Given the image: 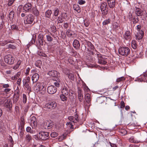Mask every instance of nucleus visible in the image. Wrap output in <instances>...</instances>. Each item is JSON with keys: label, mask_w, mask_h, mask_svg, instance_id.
<instances>
[{"label": "nucleus", "mask_w": 147, "mask_h": 147, "mask_svg": "<svg viewBox=\"0 0 147 147\" xmlns=\"http://www.w3.org/2000/svg\"><path fill=\"white\" fill-rule=\"evenodd\" d=\"M49 138V132L40 131L37 134V138L39 140H45Z\"/></svg>", "instance_id": "obj_1"}, {"label": "nucleus", "mask_w": 147, "mask_h": 147, "mask_svg": "<svg viewBox=\"0 0 147 147\" xmlns=\"http://www.w3.org/2000/svg\"><path fill=\"white\" fill-rule=\"evenodd\" d=\"M118 52L119 54L126 57L129 54L130 51L129 49L127 47H122L119 49Z\"/></svg>", "instance_id": "obj_2"}, {"label": "nucleus", "mask_w": 147, "mask_h": 147, "mask_svg": "<svg viewBox=\"0 0 147 147\" xmlns=\"http://www.w3.org/2000/svg\"><path fill=\"white\" fill-rule=\"evenodd\" d=\"M4 107L8 109L9 111L11 110L12 107V104L11 100L10 99H7V98L5 97L3 98Z\"/></svg>", "instance_id": "obj_3"}, {"label": "nucleus", "mask_w": 147, "mask_h": 147, "mask_svg": "<svg viewBox=\"0 0 147 147\" xmlns=\"http://www.w3.org/2000/svg\"><path fill=\"white\" fill-rule=\"evenodd\" d=\"M48 74L49 76L54 78V79H53L54 81L55 82L54 83H56V82H60L58 78H57L59 74L56 71L53 70L49 71L48 73Z\"/></svg>", "instance_id": "obj_4"}, {"label": "nucleus", "mask_w": 147, "mask_h": 147, "mask_svg": "<svg viewBox=\"0 0 147 147\" xmlns=\"http://www.w3.org/2000/svg\"><path fill=\"white\" fill-rule=\"evenodd\" d=\"M57 103L55 101H50L46 103L44 106L45 108H46L50 110H52L54 109L57 106Z\"/></svg>", "instance_id": "obj_5"}, {"label": "nucleus", "mask_w": 147, "mask_h": 147, "mask_svg": "<svg viewBox=\"0 0 147 147\" xmlns=\"http://www.w3.org/2000/svg\"><path fill=\"white\" fill-rule=\"evenodd\" d=\"M100 8L102 14L103 15H106L107 14L108 11L107 3L104 2L102 3L100 6Z\"/></svg>", "instance_id": "obj_6"}, {"label": "nucleus", "mask_w": 147, "mask_h": 147, "mask_svg": "<svg viewBox=\"0 0 147 147\" xmlns=\"http://www.w3.org/2000/svg\"><path fill=\"white\" fill-rule=\"evenodd\" d=\"M33 20V16L31 14H29L25 17L24 22L25 24H31Z\"/></svg>", "instance_id": "obj_7"}, {"label": "nucleus", "mask_w": 147, "mask_h": 147, "mask_svg": "<svg viewBox=\"0 0 147 147\" xmlns=\"http://www.w3.org/2000/svg\"><path fill=\"white\" fill-rule=\"evenodd\" d=\"M14 61V58L11 55H7L5 57L4 61L8 64L11 65L13 64Z\"/></svg>", "instance_id": "obj_8"}, {"label": "nucleus", "mask_w": 147, "mask_h": 147, "mask_svg": "<svg viewBox=\"0 0 147 147\" xmlns=\"http://www.w3.org/2000/svg\"><path fill=\"white\" fill-rule=\"evenodd\" d=\"M54 123L51 120L46 121L43 123L44 128L46 129H50L53 126Z\"/></svg>", "instance_id": "obj_9"}, {"label": "nucleus", "mask_w": 147, "mask_h": 147, "mask_svg": "<svg viewBox=\"0 0 147 147\" xmlns=\"http://www.w3.org/2000/svg\"><path fill=\"white\" fill-rule=\"evenodd\" d=\"M35 89L37 91H39L42 90H46V88L43 83H36L35 86Z\"/></svg>", "instance_id": "obj_10"}, {"label": "nucleus", "mask_w": 147, "mask_h": 147, "mask_svg": "<svg viewBox=\"0 0 147 147\" xmlns=\"http://www.w3.org/2000/svg\"><path fill=\"white\" fill-rule=\"evenodd\" d=\"M141 28V26L140 25H138L137 26V28L138 31H140L138 32L137 34L136 35V38L138 40L142 39L144 35V32L142 31H140Z\"/></svg>", "instance_id": "obj_11"}, {"label": "nucleus", "mask_w": 147, "mask_h": 147, "mask_svg": "<svg viewBox=\"0 0 147 147\" xmlns=\"http://www.w3.org/2000/svg\"><path fill=\"white\" fill-rule=\"evenodd\" d=\"M56 88L53 85H51L48 87L47 91L50 94H53L56 92Z\"/></svg>", "instance_id": "obj_12"}, {"label": "nucleus", "mask_w": 147, "mask_h": 147, "mask_svg": "<svg viewBox=\"0 0 147 147\" xmlns=\"http://www.w3.org/2000/svg\"><path fill=\"white\" fill-rule=\"evenodd\" d=\"M134 9L135 11V13L137 16H142L143 13L145 15L146 14V11H143L141 10L140 9L136 6L135 7Z\"/></svg>", "instance_id": "obj_13"}, {"label": "nucleus", "mask_w": 147, "mask_h": 147, "mask_svg": "<svg viewBox=\"0 0 147 147\" xmlns=\"http://www.w3.org/2000/svg\"><path fill=\"white\" fill-rule=\"evenodd\" d=\"M78 97L80 102H82L83 99V95L82 91L80 87L78 88Z\"/></svg>", "instance_id": "obj_14"}, {"label": "nucleus", "mask_w": 147, "mask_h": 147, "mask_svg": "<svg viewBox=\"0 0 147 147\" xmlns=\"http://www.w3.org/2000/svg\"><path fill=\"white\" fill-rule=\"evenodd\" d=\"M32 136L30 134H26L25 137V141L27 143H29L31 142L32 140Z\"/></svg>", "instance_id": "obj_15"}, {"label": "nucleus", "mask_w": 147, "mask_h": 147, "mask_svg": "<svg viewBox=\"0 0 147 147\" xmlns=\"http://www.w3.org/2000/svg\"><path fill=\"white\" fill-rule=\"evenodd\" d=\"M32 5L30 3L26 4L24 7V9L26 11H29L31 10Z\"/></svg>", "instance_id": "obj_16"}, {"label": "nucleus", "mask_w": 147, "mask_h": 147, "mask_svg": "<svg viewBox=\"0 0 147 147\" xmlns=\"http://www.w3.org/2000/svg\"><path fill=\"white\" fill-rule=\"evenodd\" d=\"M24 124L25 123L24 119V117H21V121H20V126L21 127V128L20 129V133L22 134H23L22 131L24 128Z\"/></svg>", "instance_id": "obj_17"}, {"label": "nucleus", "mask_w": 147, "mask_h": 147, "mask_svg": "<svg viewBox=\"0 0 147 147\" xmlns=\"http://www.w3.org/2000/svg\"><path fill=\"white\" fill-rule=\"evenodd\" d=\"M109 7L111 8H112L114 7L116 4V0H112L109 2H107Z\"/></svg>", "instance_id": "obj_18"}, {"label": "nucleus", "mask_w": 147, "mask_h": 147, "mask_svg": "<svg viewBox=\"0 0 147 147\" xmlns=\"http://www.w3.org/2000/svg\"><path fill=\"white\" fill-rule=\"evenodd\" d=\"M39 75L38 74H35L32 77L33 83H36L38 80Z\"/></svg>", "instance_id": "obj_19"}, {"label": "nucleus", "mask_w": 147, "mask_h": 147, "mask_svg": "<svg viewBox=\"0 0 147 147\" xmlns=\"http://www.w3.org/2000/svg\"><path fill=\"white\" fill-rule=\"evenodd\" d=\"M73 45L74 47L76 49L79 48L80 46V44L79 41L76 39H75L73 42Z\"/></svg>", "instance_id": "obj_20"}, {"label": "nucleus", "mask_w": 147, "mask_h": 147, "mask_svg": "<svg viewBox=\"0 0 147 147\" xmlns=\"http://www.w3.org/2000/svg\"><path fill=\"white\" fill-rule=\"evenodd\" d=\"M85 98L86 100V102L89 104L90 103L91 100L90 95L89 93H87L85 95Z\"/></svg>", "instance_id": "obj_21"}, {"label": "nucleus", "mask_w": 147, "mask_h": 147, "mask_svg": "<svg viewBox=\"0 0 147 147\" xmlns=\"http://www.w3.org/2000/svg\"><path fill=\"white\" fill-rule=\"evenodd\" d=\"M73 8L78 13H79L81 12L80 7L78 5L76 4H74L73 5Z\"/></svg>", "instance_id": "obj_22"}, {"label": "nucleus", "mask_w": 147, "mask_h": 147, "mask_svg": "<svg viewBox=\"0 0 147 147\" xmlns=\"http://www.w3.org/2000/svg\"><path fill=\"white\" fill-rule=\"evenodd\" d=\"M130 32L129 31H127L124 35V37L126 40H128L130 38Z\"/></svg>", "instance_id": "obj_23"}, {"label": "nucleus", "mask_w": 147, "mask_h": 147, "mask_svg": "<svg viewBox=\"0 0 147 147\" xmlns=\"http://www.w3.org/2000/svg\"><path fill=\"white\" fill-rule=\"evenodd\" d=\"M36 118L34 116L32 117L31 119V123L33 124L34 126H36L37 125V123L36 121Z\"/></svg>", "instance_id": "obj_24"}, {"label": "nucleus", "mask_w": 147, "mask_h": 147, "mask_svg": "<svg viewBox=\"0 0 147 147\" xmlns=\"http://www.w3.org/2000/svg\"><path fill=\"white\" fill-rule=\"evenodd\" d=\"M43 36L42 34H39L38 36L39 42L41 45H43Z\"/></svg>", "instance_id": "obj_25"}, {"label": "nucleus", "mask_w": 147, "mask_h": 147, "mask_svg": "<svg viewBox=\"0 0 147 147\" xmlns=\"http://www.w3.org/2000/svg\"><path fill=\"white\" fill-rule=\"evenodd\" d=\"M126 78L124 76L121 77L117 78L116 80V82H124Z\"/></svg>", "instance_id": "obj_26"}, {"label": "nucleus", "mask_w": 147, "mask_h": 147, "mask_svg": "<svg viewBox=\"0 0 147 147\" xmlns=\"http://www.w3.org/2000/svg\"><path fill=\"white\" fill-rule=\"evenodd\" d=\"M137 45L136 42L135 40H133L132 41L131 46L133 49H136L137 47Z\"/></svg>", "instance_id": "obj_27"}, {"label": "nucleus", "mask_w": 147, "mask_h": 147, "mask_svg": "<svg viewBox=\"0 0 147 147\" xmlns=\"http://www.w3.org/2000/svg\"><path fill=\"white\" fill-rule=\"evenodd\" d=\"M19 94H15L14 95L13 101V102H16L18 100V99L19 97Z\"/></svg>", "instance_id": "obj_28"}, {"label": "nucleus", "mask_w": 147, "mask_h": 147, "mask_svg": "<svg viewBox=\"0 0 147 147\" xmlns=\"http://www.w3.org/2000/svg\"><path fill=\"white\" fill-rule=\"evenodd\" d=\"M52 13V11L51 10H48L45 13V16L46 17L49 18Z\"/></svg>", "instance_id": "obj_29"}, {"label": "nucleus", "mask_w": 147, "mask_h": 147, "mask_svg": "<svg viewBox=\"0 0 147 147\" xmlns=\"http://www.w3.org/2000/svg\"><path fill=\"white\" fill-rule=\"evenodd\" d=\"M98 62L99 63L102 65H105L107 63V62L103 58L98 59Z\"/></svg>", "instance_id": "obj_30"}, {"label": "nucleus", "mask_w": 147, "mask_h": 147, "mask_svg": "<svg viewBox=\"0 0 147 147\" xmlns=\"http://www.w3.org/2000/svg\"><path fill=\"white\" fill-rule=\"evenodd\" d=\"M32 10L34 14L36 16H38L39 15V12L36 8H33Z\"/></svg>", "instance_id": "obj_31"}, {"label": "nucleus", "mask_w": 147, "mask_h": 147, "mask_svg": "<svg viewBox=\"0 0 147 147\" xmlns=\"http://www.w3.org/2000/svg\"><path fill=\"white\" fill-rule=\"evenodd\" d=\"M84 87V89L85 92H88L90 91L88 87L86 85V83H84L83 85Z\"/></svg>", "instance_id": "obj_32"}, {"label": "nucleus", "mask_w": 147, "mask_h": 147, "mask_svg": "<svg viewBox=\"0 0 147 147\" xmlns=\"http://www.w3.org/2000/svg\"><path fill=\"white\" fill-rule=\"evenodd\" d=\"M21 74V72H18L16 74V75L12 77V79L13 80H15L18 78Z\"/></svg>", "instance_id": "obj_33"}, {"label": "nucleus", "mask_w": 147, "mask_h": 147, "mask_svg": "<svg viewBox=\"0 0 147 147\" xmlns=\"http://www.w3.org/2000/svg\"><path fill=\"white\" fill-rule=\"evenodd\" d=\"M111 20L110 19H108L105 20L103 22L102 24L103 25H105L110 23Z\"/></svg>", "instance_id": "obj_34"}, {"label": "nucleus", "mask_w": 147, "mask_h": 147, "mask_svg": "<svg viewBox=\"0 0 147 147\" xmlns=\"http://www.w3.org/2000/svg\"><path fill=\"white\" fill-rule=\"evenodd\" d=\"M129 142H133L134 143H138V141L135 140L133 136L131 137L129 139Z\"/></svg>", "instance_id": "obj_35"}, {"label": "nucleus", "mask_w": 147, "mask_h": 147, "mask_svg": "<svg viewBox=\"0 0 147 147\" xmlns=\"http://www.w3.org/2000/svg\"><path fill=\"white\" fill-rule=\"evenodd\" d=\"M24 85V86L27 89V90L30 91H31V88L29 86L28 83H23Z\"/></svg>", "instance_id": "obj_36"}, {"label": "nucleus", "mask_w": 147, "mask_h": 147, "mask_svg": "<svg viewBox=\"0 0 147 147\" xmlns=\"http://www.w3.org/2000/svg\"><path fill=\"white\" fill-rule=\"evenodd\" d=\"M67 76L69 79H70L71 80H74V78L73 74L71 73H69L67 75Z\"/></svg>", "instance_id": "obj_37"}, {"label": "nucleus", "mask_w": 147, "mask_h": 147, "mask_svg": "<svg viewBox=\"0 0 147 147\" xmlns=\"http://www.w3.org/2000/svg\"><path fill=\"white\" fill-rule=\"evenodd\" d=\"M21 63V61H18L17 64L16 65L13 67V69L15 70L17 69L19 67V66L20 65Z\"/></svg>", "instance_id": "obj_38"}, {"label": "nucleus", "mask_w": 147, "mask_h": 147, "mask_svg": "<svg viewBox=\"0 0 147 147\" xmlns=\"http://www.w3.org/2000/svg\"><path fill=\"white\" fill-rule=\"evenodd\" d=\"M64 88H63L62 89L61 91V94L60 95V98L61 99L62 101H64V94H63V90H64Z\"/></svg>", "instance_id": "obj_39"}, {"label": "nucleus", "mask_w": 147, "mask_h": 147, "mask_svg": "<svg viewBox=\"0 0 147 147\" xmlns=\"http://www.w3.org/2000/svg\"><path fill=\"white\" fill-rule=\"evenodd\" d=\"M14 15V13L13 11H10L9 15V17L10 18H13Z\"/></svg>", "instance_id": "obj_40"}, {"label": "nucleus", "mask_w": 147, "mask_h": 147, "mask_svg": "<svg viewBox=\"0 0 147 147\" xmlns=\"http://www.w3.org/2000/svg\"><path fill=\"white\" fill-rule=\"evenodd\" d=\"M74 119V123H76L78 122L79 121V119H78V115L77 114H76V115H75Z\"/></svg>", "instance_id": "obj_41"}, {"label": "nucleus", "mask_w": 147, "mask_h": 147, "mask_svg": "<svg viewBox=\"0 0 147 147\" xmlns=\"http://www.w3.org/2000/svg\"><path fill=\"white\" fill-rule=\"evenodd\" d=\"M57 136L58 133L55 132H53L51 134V136L52 138H55Z\"/></svg>", "instance_id": "obj_42"}, {"label": "nucleus", "mask_w": 147, "mask_h": 147, "mask_svg": "<svg viewBox=\"0 0 147 147\" xmlns=\"http://www.w3.org/2000/svg\"><path fill=\"white\" fill-rule=\"evenodd\" d=\"M27 101V97L26 94H23V101L24 103H25Z\"/></svg>", "instance_id": "obj_43"}, {"label": "nucleus", "mask_w": 147, "mask_h": 147, "mask_svg": "<svg viewBox=\"0 0 147 147\" xmlns=\"http://www.w3.org/2000/svg\"><path fill=\"white\" fill-rule=\"evenodd\" d=\"M59 12V9L57 8L55 9L54 11V16H57Z\"/></svg>", "instance_id": "obj_44"}, {"label": "nucleus", "mask_w": 147, "mask_h": 147, "mask_svg": "<svg viewBox=\"0 0 147 147\" xmlns=\"http://www.w3.org/2000/svg\"><path fill=\"white\" fill-rule=\"evenodd\" d=\"M47 40L49 41H51L53 40V38L49 35H47L46 36Z\"/></svg>", "instance_id": "obj_45"}, {"label": "nucleus", "mask_w": 147, "mask_h": 147, "mask_svg": "<svg viewBox=\"0 0 147 147\" xmlns=\"http://www.w3.org/2000/svg\"><path fill=\"white\" fill-rule=\"evenodd\" d=\"M133 20V23L134 24L137 23L139 21V18L138 17H137V18H134Z\"/></svg>", "instance_id": "obj_46"}, {"label": "nucleus", "mask_w": 147, "mask_h": 147, "mask_svg": "<svg viewBox=\"0 0 147 147\" xmlns=\"http://www.w3.org/2000/svg\"><path fill=\"white\" fill-rule=\"evenodd\" d=\"M15 0H9L8 5V6H11Z\"/></svg>", "instance_id": "obj_47"}, {"label": "nucleus", "mask_w": 147, "mask_h": 147, "mask_svg": "<svg viewBox=\"0 0 147 147\" xmlns=\"http://www.w3.org/2000/svg\"><path fill=\"white\" fill-rule=\"evenodd\" d=\"M84 24L85 26L87 27L89 26V23L88 20H85L84 21Z\"/></svg>", "instance_id": "obj_48"}, {"label": "nucleus", "mask_w": 147, "mask_h": 147, "mask_svg": "<svg viewBox=\"0 0 147 147\" xmlns=\"http://www.w3.org/2000/svg\"><path fill=\"white\" fill-rule=\"evenodd\" d=\"M66 61H68V62L71 64H73V61L72 60L71 58H69V59H67L66 57Z\"/></svg>", "instance_id": "obj_49"}, {"label": "nucleus", "mask_w": 147, "mask_h": 147, "mask_svg": "<svg viewBox=\"0 0 147 147\" xmlns=\"http://www.w3.org/2000/svg\"><path fill=\"white\" fill-rule=\"evenodd\" d=\"M128 18L129 20L131 21L132 19V15L131 13H129L128 15Z\"/></svg>", "instance_id": "obj_50"}, {"label": "nucleus", "mask_w": 147, "mask_h": 147, "mask_svg": "<svg viewBox=\"0 0 147 147\" xmlns=\"http://www.w3.org/2000/svg\"><path fill=\"white\" fill-rule=\"evenodd\" d=\"M78 3H79L80 5H82L84 4L86 2L84 1H83V0H78Z\"/></svg>", "instance_id": "obj_51"}, {"label": "nucleus", "mask_w": 147, "mask_h": 147, "mask_svg": "<svg viewBox=\"0 0 147 147\" xmlns=\"http://www.w3.org/2000/svg\"><path fill=\"white\" fill-rule=\"evenodd\" d=\"M113 26L115 29H117L119 26V24L117 22H115Z\"/></svg>", "instance_id": "obj_52"}, {"label": "nucleus", "mask_w": 147, "mask_h": 147, "mask_svg": "<svg viewBox=\"0 0 147 147\" xmlns=\"http://www.w3.org/2000/svg\"><path fill=\"white\" fill-rule=\"evenodd\" d=\"M68 119L70 121H72L74 122V116H69L68 117Z\"/></svg>", "instance_id": "obj_53"}, {"label": "nucleus", "mask_w": 147, "mask_h": 147, "mask_svg": "<svg viewBox=\"0 0 147 147\" xmlns=\"http://www.w3.org/2000/svg\"><path fill=\"white\" fill-rule=\"evenodd\" d=\"M30 80V78L29 77H28L27 78V79L26 80V79H24L23 80V83H28L29 82Z\"/></svg>", "instance_id": "obj_54"}, {"label": "nucleus", "mask_w": 147, "mask_h": 147, "mask_svg": "<svg viewBox=\"0 0 147 147\" xmlns=\"http://www.w3.org/2000/svg\"><path fill=\"white\" fill-rule=\"evenodd\" d=\"M30 70V67H28L26 70V72L25 73L26 76L29 74V72Z\"/></svg>", "instance_id": "obj_55"}, {"label": "nucleus", "mask_w": 147, "mask_h": 147, "mask_svg": "<svg viewBox=\"0 0 147 147\" xmlns=\"http://www.w3.org/2000/svg\"><path fill=\"white\" fill-rule=\"evenodd\" d=\"M51 31L53 32H54L56 31V27L54 26H52L51 27Z\"/></svg>", "instance_id": "obj_56"}, {"label": "nucleus", "mask_w": 147, "mask_h": 147, "mask_svg": "<svg viewBox=\"0 0 147 147\" xmlns=\"http://www.w3.org/2000/svg\"><path fill=\"white\" fill-rule=\"evenodd\" d=\"M31 129L30 127H28L26 128V131L27 132H29L30 133H32L31 132Z\"/></svg>", "instance_id": "obj_57"}, {"label": "nucleus", "mask_w": 147, "mask_h": 147, "mask_svg": "<svg viewBox=\"0 0 147 147\" xmlns=\"http://www.w3.org/2000/svg\"><path fill=\"white\" fill-rule=\"evenodd\" d=\"M125 106L124 102L123 101H122L121 103V106L120 107L121 108H124Z\"/></svg>", "instance_id": "obj_58"}, {"label": "nucleus", "mask_w": 147, "mask_h": 147, "mask_svg": "<svg viewBox=\"0 0 147 147\" xmlns=\"http://www.w3.org/2000/svg\"><path fill=\"white\" fill-rule=\"evenodd\" d=\"M9 141L11 142V143L13 144V139L12 138V137L11 136H9Z\"/></svg>", "instance_id": "obj_59"}, {"label": "nucleus", "mask_w": 147, "mask_h": 147, "mask_svg": "<svg viewBox=\"0 0 147 147\" xmlns=\"http://www.w3.org/2000/svg\"><path fill=\"white\" fill-rule=\"evenodd\" d=\"M70 30H68L66 32V34L67 35L69 36L72 35L71 33L70 32Z\"/></svg>", "instance_id": "obj_60"}, {"label": "nucleus", "mask_w": 147, "mask_h": 147, "mask_svg": "<svg viewBox=\"0 0 147 147\" xmlns=\"http://www.w3.org/2000/svg\"><path fill=\"white\" fill-rule=\"evenodd\" d=\"M67 127L68 128V129H72L73 128V125L72 123H71L70 124H69V125L67 126Z\"/></svg>", "instance_id": "obj_61"}, {"label": "nucleus", "mask_w": 147, "mask_h": 147, "mask_svg": "<svg viewBox=\"0 0 147 147\" xmlns=\"http://www.w3.org/2000/svg\"><path fill=\"white\" fill-rule=\"evenodd\" d=\"M11 90V89L8 88H6L4 90V91L5 93H7V92L10 91Z\"/></svg>", "instance_id": "obj_62"}, {"label": "nucleus", "mask_w": 147, "mask_h": 147, "mask_svg": "<svg viewBox=\"0 0 147 147\" xmlns=\"http://www.w3.org/2000/svg\"><path fill=\"white\" fill-rule=\"evenodd\" d=\"M39 55L40 56H43L44 57H46L47 56V55L45 54L44 53H43L40 52L39 54Z\"/></svg>", "instance_id": "obj_63"}, {"label": "nucleus", "mask_w": 147, "mask_h": 147, "mask_svg": "<svg viewBox=\"0 0 147 147\" xmlns=\"http://www.w3.org/2000/svg\"><path fill=\"white\" fill-rule=\"evenodd\" d=\"M9 47L10 48H11L12 49H15L16 48V47L14 45H12L11 44H9Z\"/></svg>", "instance_id": "obj_64"}]
</instances>
